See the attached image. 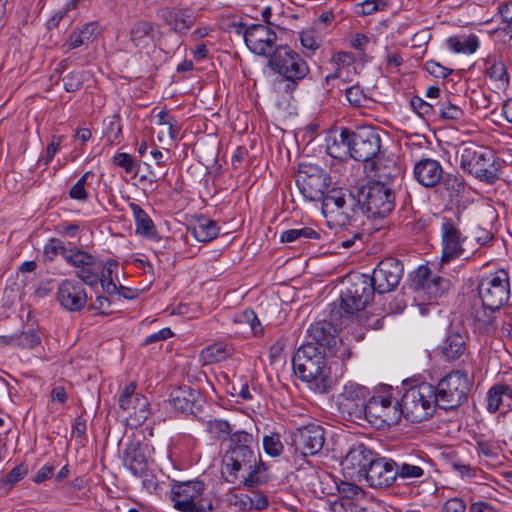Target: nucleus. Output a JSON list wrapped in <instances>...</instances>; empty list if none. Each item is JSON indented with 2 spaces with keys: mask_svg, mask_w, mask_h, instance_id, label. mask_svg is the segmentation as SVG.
<instances>
[{
  "mask_svg": "<svg viewBox=\"0 0 512 512\" xmlns=\"http://www.w3.org/2000/svg\"><path fill=\"white\" fill-rule=\"evenodd\" d=\"M136 388L137 384L131 382L118 397V406L130 427L142 425L150 416L149 401L143 394L136 392Z\"/></svg>",
  "mask_w": 512,
  "mask_h": 512,
  "instance_id": "11",
  "label": "nucleus"
},
{
  "mask_svg": "<svg viewBox=\"0 0 512 512\" xmlns=\"http://www.w3.org/2000/svg\"><path fill=\"white\" fill-rule=\"evenodd\" d=\"M71 248L65 247L64 243L57 238H51L44 246V255L45 257L52 261L54 258L60 254L64 260L66 256L69 254Z\"/></svg>",
  "mask_w": 512,
  "mask_h": 512,
  "instance_id": "48",
  "label": "nucleus"
},
{
  "mask_svg": "<svg viewBox=\"0 0 512 512\" xmlns=\"http://www.w3.org/2000/svg\"><path fill=\"white\" fill-rule=\"evenodd\" d=\"M83 284L74 279H65L59 284L56 299L63 309L78 312L86 306L88 297Z\"/></svg>",
  "mask_w": 512,
  "mask_h": 512,
  "instance_id": "18",
  "label": "nucleus"
},
{
  "mask_svg": "<svg viewBox=\"0 0 512 512\" xmlns=\"http://www.w3.org/2000/svg\"><path fill=\"white\" fill-rule=\"evenodd\" d=\"M239 506L244 509L262 510L268 506V500L258 493H253L252 496L243 495L239 498Z\"/></svg>",
  "mask_w": 512,
  "mask_h": 512,
  "instance_id": "50",
  "label": "nucleus"
},
{
  "mask_svg": "<svg viewBox=\"0 0 512 512\" xmlns=\"http://www.w3.org/2000/svg\"><path fill=\"white\" fill-rule=\"evenodd\" d=\"M352 333L347 325L337 330L328 351L346 363L351 357Z\"/></svg>",
  "mask_w": 512,
  "mask_h": 512,
  "instance_id": "32",
  "label": "nucleus"
},
{
  "mask_svg": "<svg viewBox=\"0 0 512 512\" xmlns=\"http://www.w3.org/2000/svg\"><path fill=\"white\" fill-rule=\"evenodd\" d=\"M377 458L372 450L359 438L354 439V462L357 461L358 470L368 468Z\"/></svg>",
  "mask_w": 512,
  "mask_h": 512,
  "instance_id": "42",
  "label": "nucleus"
},
{
  "mask_svg": "<svg viewBox=\"0 0 512 512\" xmlns=\"http://www.w3.org/2000/svg\"><path fill=\"white\" fill-rule=\"evenodd\" d=\"M404 268L401 261L393 257H387L381 260L372 273V280L380 294L394 290L402 276Z\"/></svg>",
  "mask_w": 512,
  "mask_h": 512,
  "instance_id": "17",
  "label": "nucleus"
},
{
  "mask_svg": "<svg viewBox=\"0 0 512 512\" xmlns=\"http://www.w3.org/2000/svg\"><path fill=\"white\" fill-rule=\"evenodd\" d=\"M157 24L145 19H139L130 27V42L135 47L146 48L155 41Z\"/></svg>",
  "mask_w": 512,
  "mask_h": 512,
  "instance_id": "30",
  "label": "nucleus"
},
{
  "mask_svg": "<svg viewBox=\"0 0 512 512\" xmlns=\"http://www.w3.org/2000/svg\"><path fill=\"white\" fill-rule=\"evenodd\" d=\"M377 287L372 276L366 273H354V310H363L374 298Z\"/></svg>",
  "mask_w": 512,
  "mask_h": 512,
  "instance_id": "28",
  "label": "nucleus"
},
{
  "mask_svg": "<svg viewBox=\"0 0 512 512\" xmlns=\"http://www.w3.org/2000/svg\"><path fill=\"white\" fill-rule=\"evenodd\" d=\"M336 332L337 329L331 322L326 320L317 321L308 328L306 342L322 348L325 353L331 347Z\"/></svg>",
  "mask_w": 512,
  "mask_h": 512,
  "instance_id": "29",
  "label": "nucleus"
},
{
  "mask_svg": "<svg viewBox=\"0 0 512 512\" xmlns=\"http://www.w3.org/2000/svg\"><path fill=\"white\" fill-rule=\"evenodd\" d=\"M380 0H354V13L360 16L373 14L379 10Z\"/></svg>",
  "mask_w": 512,
  "mask_h": 512,
  "instance_id": "61",
  "label": "nucleus"
},
{
  "mask_svg": "<svg viewBox=\"0 0 512 512\" xmlns=\"http://www.w3.org/2000/svg\"><path fill=\"white\" fill-rule=\"evenodd\" d=\"M86 73L84 71H73L63 77L64 89L67 92H75L79 90L85 80Z\"/></svg>",
  "mask_w": 512,
  "mask_h": 512,
  "instance_id": "53",
  "label": "nucleus"
},
{
  "mask_svg": "<svg viewBox=\"0 0 512 512\" xmlns=\"http://www.w3.org/2000/svg\"><path fill=\"white\" fill-rule=\"evenodd\" d=\"M512 405V388L506 384L494 385L487 393V408L496 412L501 407L509 409Z\"/></svg>",
  "mask_w": 512,
  "mask_h": 512,
  "instance_id": "33",
  "label": "nucleus"
},
{
  "mask_svg": "<svg viewBox=\"0 0 512 512\" xmlns=\"http://www.w3.org/2000/svg\"><path fill=\"white\" fill-rule=\"evenodd\" d=\"M332 512H352V497L350 495L339 496L331 504Z\"/></svg>",
  "mask_w": 512,
  "mask_h": 512,
  "instance_id": "63",
  "label": "nucleus"
},
{
  "mask_svg": "<svg viewBox=\"0 0 512 512\" xmlns=\"http://www.w3.org/2000/svg\"><path fill=\"white\" fill-rule=\"evenodd\" d=\"M496 310L488 309L482 304L481 307H475L471 311V317L475 330L480 333H488L495 328L494 312Z\"/></svg>",
  "mask_w": 512,
  "mask_h": 512,
  "instance_id": "37",
  "label": "nucleus"
},
{
  "mask_svg": "<svg viewBox=\"0 0 512 512\" xmlns=\"http://www.w3.org/2000/svg\"><path fill=\"white\" fill-rule=\"evenodd\" d=\"M320 38L312 29L302 31L300 33V42L304 49L314 52L320 46Z\"/></svg>",
  "mask_w": 512,
  "mask_h": 512,
  "instance_id": "60",
  "label": "nucleus"
},
{
  "mask_svg": "<svg viewBox=\"0 0 512 512\" xmlns=\"http://www.w3.org/2000/svg\"><path fill=\"white\" fill-rule=\"evenodd\" d=\"M193 237L199 242H209L219 234L217 223L211 219L200 217L190 228Z\"/></svg>",
  "mask_w": 512,
  "mask_h": 512,
  "instance_id": "36",
  "label": "nucleus"
},
{
  "mask_svg": "<svg viewBox=\"0 0 512 512\" xmlns=\"http://www.w3.org/2000/svg\"><path fill=\"white\" fill-rule=\"evenodd\" d=\"M411 107L420 116H431L434 114V105L430 102H426L424 99L418 96H414L410 100Z\"/></svg>",
  "mask_w": 512,
  "mask_h": 512,
  "instance_id": "62",
  "label": "nucleus"
},
{
  "mask_svg": "<svg viewBox=\"0 0 512 512\" xmlns=\"http://www.w3.org/2000/svg\"><path fill=\"white\" fill-rule=\"evenodd\" d=\"M351 452H352V450H349L346 454L345 459L342 460L340 463L342 466L343 476H344V480H342L337 485L340 496L350 495V493L352 492V482L350 481L352 479V477L350 475V472L348 471L350 469L348 456L350 455Z\"/></svg>",
  "mask_w": 512,
  "mask_h": 512,
  "instance_id": "55",
  "label": "nucleus"
},
{
  "mask_svg": "<svg viewBox=\"0 0 512 512\" xmlns=\"http://www.w3.org/2000/svg\"><path fill=\"white\" fill-rule=\"evenodd\" d=\"M112 266H116V262H107L106 265L102 266V275H99L98 282L101 283L102 288L108 294H114L118 291L116 284L112 281Z\"/></svg>",
  "mask_w": 512,
  "mask_h": 512,
  "instance_id": "51",
  "label": "nucleus"
},
{
  "mask_svg": "<svg viewBox=\"0 0 512 512\" xmlns=\"http://www.w3.org/2000/svg\"><path fill=\"white\" fill-rule=\"evenodd\" d=\"M229 353L227 344L218 342L204 348L201 355L207 363H217L224 361Z\"/></svg>",
  "mask_w": 512,
  "mask_h": 512,
  "instance_id": "43",
  "label": "nucleus"
},
{
  "mask_svg": "<svg viewBox=\"0 0 512 512\" xmlns=\"http://www.w3.org/2000/svg\"><path fill=\"white\" fill-rule=\"evenodd\" d=\"M263 449L270 457H279L284 451V445L281 442V437L278 433L270 432L268 435H264Z\"/></svg>",
  "mask_w": 512,
  "mask_h": 512,
  "instance_id": "46",
  "label": "nucleus"
},
{
  "mask_svg": "<svg viewBox=\"0 0 512 512\" xmlns=\"http://www.w3.org/2000/svg\"><path fill=\"white\" fill-rule=\"evenodd\" d=\"M400 406L403 417L413 423H419L432 416L435 407V387L427 382L408 388L402 395Z\"/></svg>",
  "mask_w": 512,
  "mask_h": 512,
  "instance_id": "5",
  "label": "nucleus"
},
{
  "mask_svg": "<svg viewBox=\"0 0 512 512\" xmlns=\"http://www.w3.org/2000/svg\"><path fill=\"white\" fill-rule=\"evenodd\" d=\"M18 339L20 349H32L41 342L39 334L34 329L19 332Z\"/></svg>",
  "mask_w": 512,
  "mask_h": 512,
  "instance_id": "57",
  "label": "nucleus"
},
{
  "mask_svg": "<svg viewBox=\"0 0 512 512\" xmlns=\"http://www.w3.org/2000/svg\"><path fill=\"white\" fill-rule=\"evenodd\" d=\"M329 175L319 166L301 164L296 174V185L305 199L319 201L329 186Z\"/></svg>",
  "mask_w": 512,
  "mask_h": 512,
  "instance_id": "12",
  "label": "nucleus"
},
{
  "mask_svg": "<svg viewBox=\"0 0 512 512\" xmlns=\"http://www.w3.org/2000/svg\"><path fill=\"white\" fill-rule=\"evenodd\" d=\"M319 238V233L314 229L310 227H299L283 231L280 236V241L282 243H294L301 242L302 240H316Z\"/></svg>",
  "mask_w": 512,
  "mask_h": 512,
  "instance_id": "41",
  "label": "nucleus"
},
{
  "mask_svg": "<svg viewBox=\"0 0 512 512\" xmlns=\"http://www.w3.org/2000/svg\"><path fill=\"white\" fill-rule=\"evenodd\" d=\"M105 135L111 142L117 140L122 133L121 118L118 114H114L104 120Z\"/></svg>",
  "mask_w": 512,
  "mask_h": 512,
  "instance_id": "52",
  "label": "nucleus"
},
{
  "mask_svg": "<svg viewBox=\"0 0 512 512\" xmlns=\"http://www.w3.org/2000/svg\"><path fill=\"white\" fill-rule=\"evenodd\" d=\"M466 502L462 498L454 497L448 499L442 506V512H465Z\"/></svg>",
  "mask_w": 512,
  "mask_h": 512,
  "instance_id": "64",
  "label": "nucleus"
},
{
  "mask_svg": "<svg viewBox=\"0 0 512 512\" xmlns=\"http://www.w3.org/2000/svg\"><path fill=\"white\" fill-rule=\"evenodd\" d=\"M113 164L115 166L121 167L128 174L136 175L138 172V165L134 161L133 157L128 153H117L114 155Z\"/></svg>",
  "mask_w": 512,
  "mask_h": 512,
  "instance_id": "54",
  "label": "nucleus"
},
{
  "mask_svg": "<svg viewBox=\"0 0 512 512\" xmlns=\"http://www.w3.org/2000/svg\"><path fill=\"white\" fill-rule=\"evenodd\" d=\"M228 449L224 456L226 480L234 483L237 480L244 485L253 487L267 481V467L262 462L258 441L251 433L239 430L228 438Z\"/></svg>",
  "mask_w": 512,
  "mask_h": 512,
  "instance_id": "1",
  "label": "nucleus"
},
{
  "mask_svg": "<svg viewBox=\"0 0 512 512\" xmlns=\"http://www.w3.org/2000/svg\"><path fill=\"white\" fill-rule=\"evenodd\" d=\"M291 447L294 453L301 456H313L318 454L325 443L324 428L318 424L310 423L290 432Z\"/></svg>",
  "mask_w": 512,
  "mask_h": 512,
  "instance_id": "13",
  "label": "nucleus"
},
{
  "mask_svg": "<svg viewBox=\"0 0 512 512\" xmlns=\"http://www.w3.org/2000/svg\"><path fill=\"white\" fill-rule=\"evenodd\" d=\"M98 25L95 22L85 24L81 29L77 31H73L66 45L69 49H75L82 45L88 44L91 40L95 32L97 31Z\"/></svg>",
  "mask_w": 512,
  "mask_h": 512,
  "instance_id": "40",
  "label": "nucleus"
},
{
  "mask_svg": "<svg viewBox=\"0 0 512 512\" xmlns=\"http://www.w3.org/2000/svg\"><path fill=\"white\" fill-rule=\"evenodd\" d=\"M456 159L464 173L489 185L501 179L505 166V161L497 157L490 147L471 141L458 146Z\"/></svg>",
  "mask_w": 512,
  "mask_h": 512,
  "instance_id": "2",
  "label": "nucleus"
},
{
  "mask_svg": "<svg viewBox=\"0 0 512 512\" xmlns=\"http://www.w3.org/2000/svg\"><path fill=\"white\" fill-rule=\"evenodd\" d=\"M171 500L181 512H211L212 499L204 494L202 481L177 482L171 488Z\"/></svg>",
  "mask_w": 512,
  "mask_h": 512,
  "instance_id": "6",
  "label": "nucleus"
},
{
  "mask_svg": "<svg viewBox=\"0 0 512 512\" xmlns=\"http://www.w3.org/2000/svg\"><path fill=\"white\" fill-rule=\"evenodd\" d=\"M401 416H403V412L400 402L393 403L392 398L388 396V403H384V412L381 415L383 426L397 424Z\"/></svg>",
  "mask_w": 512,
  "mask_h": 512,
  "instance_id": "45",
  "label": "nucleus"
},
{
  "mask_svg": "<svg viewBox=\"0 0 512 512\" xmlns=\"http://www.w3.org/2000/svg\"><path fill=\"white\" fill-rule=\"evenodd\" d=\"M234 321L240 324H247L254 333H257L260 327V321L252 309H246L237 313L234 317Z\"/></svg>",
  "mask_w": 512,
  "mask_h": 512,
  "instance_id": "58",
  "label": "nucleus"
},
{
  "mask_svg": "<svg viewBox=\"0 0 512 512\" xmlns=\"http://www.w3.org/2000/svg\"><path fill=\"white\" fill-rule=\"evenodd\" d=\"M399 470L398 476L402 479H419L424 476V469L415 464L401 463L397 464Z\"/></svg>",
  "mask_w": 512,
  "mask_h": 512,
  "instance_id": "56",
  "label": "nucleus"
},
{
  "mask_svg": "<svg viewBox=\"0 0 512 512\" xmlns=\"http://www.w3.org/2000/svg\"><path fill=\"white\" fill-rule=\"evenodd\" d=\"M94 174L88 171L82 175V177L70 188L69 196L74 200L86 201L89 197L88 192L85 189L90 178H93Z\"/></svg>",
  "mask_w": 512,
  "mask_h": 512,
  "instance_id": "49",
  "label": "nucleus"
},
{
  "mask_svg": "<svg viewBox=\"0 0 512 512\" xmlns=\"http://www.w3.org/2000/svg\"><path fill=\"white\" fill-rule=\"evenodd\" d=\"M384 403H388V396H371L367 403H361L359 411H354V417L371 424L376 428L383 427L382 413L384 412Z\"/></svg>",
  "mask_w": 512,
  "mask_h": 512,
  "instance_id": "27",
  "label": "nucleus"
},
{
  "mask_svg": "<svg viewBox=\"0 0 512 512\" xmlns=\"http://www.w3.org/2000/svg\"><path fill=\"white\" fill-rule=\"evenodd\" d=\"M65 261L76 268V276L86 285L96 286L102 263L84 250L71 248Z\"/></svg>",
  "mask_w": 512,
  "mask_h": 512,
  "instance_id": "16",
  "label": "nucleus"
},
{
  "mask_svg": "<svg viewBox=\"0 0 512 512\" xmlns=\"http://www.w3.org/2000/svg\"><path fill=\"white\" fill-rule=\"evenodd\" d=\"M268 66L293 84L303 80L309 74L306 61L287 45H279L268 60Z\"/></svg>",
  "mask_w": 512,
  "mask_h": 512,
  "instance_id": "8",
  "label": "nucleus"
},
{
  "mask_svg": "<svg viewBox=\"0 0 512 512\" xmlns=\"http://www.w3.org/2000/svg\"><path fill=\"white\" fill-rule=\"evenodd\" d=\"M471 389V382L466 373L459 370L444 376L435 387V401L438 407L451 410L459 407Z\"/></svg>",
  "mask_w": 512,
  "mask_h": 512,
  "instance_id": "7",
  "label": "nucleus"
},
{
  "mask_svg": "<svg viewBox=\"0 0 512 512\" xmlns=\"http://www.w3.org/2000/svg\"><path fill=\"white\" fill-rule=\"evenodd\" d=\"M444 175L441 163L432 158H422L415 162L413 176L415 180L425 188L437 186Z\"/></svg>",
  "mask_w": 512,
  "mask_h": 512,
  "instance_id": "22",
  "label": "nucleus"
},
{
  "mask_svg": "<svg viewBox=\"0 0 512 512\" xmlns=\"http://www.w3.org/2000/svg\"><path fill=\"white\" fill-rule=\"evenodd\" d=\"M344 321L350 322L352 319V295L347 290L346 293L341 292L339 298V311L337 312Z\"/></svg>",
  "mask_w": 512,
  "mask_h": 512,
  "instance_id": "59",
  "label": "nucleus"
},
{
  "mask_svg": "<svg viewBox=\"0 0 512 512\" xmlns=\"http://www.w3.org/2000/svg\"><path fill=\"white\" fill-rule=\"evenodd\" d=\"M321 200L323 208L331 214L334 225L342 230H347L350 226V216L343 211L346 204L343 189H332L329 193L324 194Z\"/></svg>",
  "mask_w": 512,
  "mask_h": 512,
  "instance_id": "23",
  "label": "nucleus"
},
{
  "mask_svg": "<svg viewBox=\"0 0 512 512\" xmlns=\"http://www.w3.org/2000/svg\"><path fill=\"white\" fill-rule=\"evenodd\" d=\"M441 351L446 360L459 359L466 351L464 336L458 331L451 330L444 340Z\"/></svg>",
  "mask_w": 512,
  "mask_h": 512,
  "instance_id": "35",
  "label": "nucleus"
},
{
  "mask_svg": "<svg viewBox=\"0 0 512 512\" xmlns=\"http://www.w3.org/2000/svg\"><path fill=\"white\" fill-rule=\"evenodd\" d=\"M478 296L481 303L491 310H499L509 299L510 282L508 273L499 270L483 277L478 285Z\"/></svg>",
  "mask_w": 512,
  "mask_h": 512,
  "instance_id": "10",
  "label": "nucleus"
},
{
  "mask_svg": "<svg viewBox=\"0 0 512 512\" xmlns=\"http://www.w3.org/2000/svg\"><path fill=\"white\" fill-rule=\"evenodd\" d=\"M328 155L340 162L352 158V132L346 127H332L326 137Z\"/></svg>",
  "mask_w": 512,
  "mask_h": 512,
  "instance_id": "21",
  "label": "nucleus"
},
{
  "mask_svg": "<svg viewBox=\"0 0 512 512\" xmlns=\"http://www.w3.org/2000/svg\"><path fill=\"white\" fill-rule=\"evenodd\" d=\"M397 463L390 459H376L366 470H357V481L364 480L369 486L383 488L390 486L397 478Z\"/></svg>",
  "mask_w": 512,
  "mask_h": 512,
  "instance_id": "15",
  "label": "nucleus"
},
{
  "mask_svg": "<svg viewBox=\"0 0 512 512\" xmlns=\"http://www.w3.org/2000/svg\"><path fill=\"white\" fill-rule=\"evenodd\" d=\"M206 430L217 439H225L232 434V426L228 421L222 419L208 421Z\"/></svg>",
  "mask_w": 512,
  "mask_h": 512,
  "instance_id": "47",
  "label": "nucleus"
},
{
  "mask_svg": "<svg viewBox=\"0 0 512 512\" xmlns=\"http://www.w3.org/2000/svg\"><path fill=\"white\" fill-rule=\"evenodd\" d=\"M439 114L442 119L452 121H460L464 117L463 109L448 97L445 100H441Z\"/></svg>",
  "mask_w": 512,
  "mask_h": 512,
  "instance_id": "44",
  "label": "nucleus"
},
{
  "mask_svg": "<svg viewBox=\"0 0 512 512\" xmlns=\"http://www.w3.org/2000/svg\"><path fill=\"white\" fill-rule=\"evenodd\" d=\"M159 15L170 29L177 34H185L195 23V16L191 9L163 8Z\"/></svg>",
  "mask_w": 512,
  "mask_h": 512,
  "instance_id": "25",
  "label": "nucleus"
},
{
  "mask_svg": "<svg viewBox=\"0 0 512 512\" xmlns=\"http://www.w3.org/2000/svg\"><path fill=\"white\" fill-rule=\"evenodd\" d=\"M486 73L495 82L498 89H504L509 84V75L505 64L501 60L489 59L486 62Z\"/></svg>",
  "mask_w": 512,
  "mask_h": 512,
  "instance_id": "39",
  "label": "nucleus"
},
{
  "mask_svg": "<svg viewBox=\"0 0 512 512\" xmlns=\"http://www.w3.org/2000/svg\"><path fill=\"white\" fill-rule=\"evenodd\" d=\"M464 237L457 224L449 218H443L441 225L442 257L441 263H448L464 254Z\"/></svg>",
  "mask_w": 512,
  "mask_h": 512,
  "instance_id": "19",
  "label": "nucleus"
},
{
  "mask_svg": "<svg viewBox=\"0 0 512 512\" xmlns=\"http://www.w3.org/2000/svg\"><path fill=\"white\" fill-rule=\"evenodd\" d=\"M380 148V134L374 127L361 125L354 129V160L362 162L365 173L374 172L380 168L374 160Z\"/></svg>",
  "mask_w": 512,
  "mask_h": 512,
  "instance_id": "9",
  "label": "nucleus"
},
{
  "mask_svg": "<svg viewBox=\"0 0 512 512\" xmlns=\"http://www.w3.org/2000/svg\"><path fill=\"white\" fill-rule=\"evenodd\" d=\"M150 450L148 444H141L136 441H131L127 444L124 451L123 462L133 475L143 473L144 469L149 467Z\"/></svg>",
  "mask_w": 512,
  "mask_h": 512,
  "instance_id": "26",
  "label": "nucleus"
},
{
  "mask_svg": "<svg viewBox=\"0 0 512 512\" xmlns=\"http://www.w3.org/2000/svg\"><path fill=\"white\" fill-rule=\"evenodd\" d=\"M447 46L455 53L472 54L479 47V42L473 34L451 36L447 39Z\"/></svg>",
  "mask_w": 512,
  "mask_h": 512,
  "instance_id": "38",
  "label": "nucleus"
},
{
  "mask_svg": "<svg viewBox=\"0 0 512 512\" xmlns=\"http://www.w3.org/2000/svg\"><path fill=\"white\" fill-rule=\"evenodd\" d=\"M295 375L308 384L315 393L325 394L330 389V380L325 367V353L313 343L305 342L295 352L293 359Z\"/></svg>",
  "mask_w": 512,
  "mask_h": 512,
  "instance_id": "4",
  "label": "nucleus"
},
{
  "mask_svg": "<svg viewBox=\"0 0 512 512\" xmlns=\"http://www.w3.org/2000/svg\"><path fill=\"white\" fill-rule=\"evenodd\" d=\"M244 40L252 53L267 57L268 60L279 47L276 44L277 34L270 27L263 24H253L245 28Z\"/></svg>",
  "mask_w": 512,
  "mask_h": 512,
  "instance_id": "14",
  "label": "nucleus"
},
{
  "mask_svg": "<svg viewBox=\"0 0 512 512\" xmlns=\"http://www.w3.org/2000/svg\"><path fill=\"white\" fill-rule=\"evenodd\" d=\"M413 286L418 298L427 295L428 300H436L448 289L449 281L439 276H431L429 268L421 266L416 271Z\"/></svg>",
  "mask_w": 512,
  "mask_h": 512,
  "instance_id": "20",
  "label": "nucleus"
},
{
  "mask_svg": "<svg viewBox=\"0 0 512 512\" xmlns=\"http://www.w3.org/2000/svg\"><path fill=\"white\" fill-rule=\"evenodd\" d=\"M332 65L334 70L325 77V81L341 80L343 84L350 80V67L352 65V55L348 52H337L332 56Z\"/></svg>",
  "mask_w": 512,
  "mask_h": 512,
  "instance_id": "34",
  "label": "nucleus"
},
{
  "mask_svg": "<svg viewBox=\"0 0 512 512\" xmlns=\"http://www.w3.org/2000/svg\"><path fill=\"white\" fill-rule=\"evenodd\" d=\"M200 392L190 386H180L170 394V403L178 413L189 415L199 410Z\"/></svg>",
  "mask_w": 512,
  "mask_h": 512,
  "instance_id": "24",
  "label": "nucleus"
},
{
  "mask_svg": "<svg viewBox=\"0 0 512 512\" xmlns=\"http://www.w3.org/2000/svg\"><path fill=\"white\" fill-rule=\"evenodd\" d=\"M133 214L136 233L151 240H160L156 227L150 216L136 203H129Z\"/></svg>",
  "mask_w": 512,
  "mask_h": 512,
  "instance_id": "31",
  "label": "nucleus"
},
{
  "mask_svg": "<svg viewBox=\"0 0 512 512\" xmlns=\"http://www.w3.org/2000/svg\"><path fill=\"white\" fill-rule=\"evenodd\" d=\"M386 170L383 166L374 172H367V177L374 180L359 187L357 191V205L369 218L386 217L395 207V193L384 180L394 177L399 169L394 165L391 170Z\"/></svg>",
  "mask_w": 512,
  "mask_h": 512,
  "instance_id": "3",
  "label": "nucleus"
}]
</instances>
